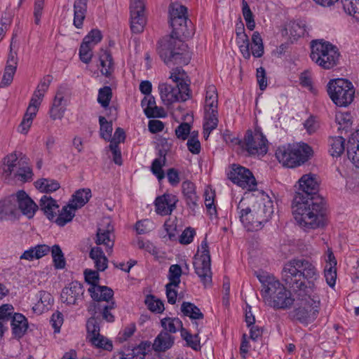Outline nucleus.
<instances>
[{"instance_id":"f257e3e1","label":"nucleus","mask_w":359,"mask_h":359,"mask_svg":"<svg viewBox=\"0 0 359 359\" xmlns=\"http://www.w3.org/2000/svg\"><path fill=\"white\" fill-rule=\"evenodd\" d=\"M319 278L316 266L305 259H293L285 263L282 270L283 281L299 297L314 293Z\"/></svg>"},{"instance_id":"f03ea898","label":"nucleus","mask_w":359,"mask_h":359,"mask_svg":"<svg viewBox=\"0 0 359 359\" xmlns=\"http://www.w3.org/2000/svg\"><path fill=\"white\" fill-rule=\"evenodd\" d=\"M292 208L294 218L300 226L316 229L323 224L325 209L322 198L295 194Z\"/></svg>"},{"instance_id":"7ed1b4c3","label":"nucleus","mask_w":359,"mask_h":359,"mask_svg":"<svg viewBox=\"0 0 359 359\" xmlns=\"http://www.w3.org/2000/svg\"><path fill=\"white\" fill-rule=\"evenodd\" d=\"M257 278L262 285L263 297L270 299L273 307L280 309L291 307L296 298L292 297L291 292L278 280L264 275H259Z\"/></svg>"},{"instance_id":"20e7f679","label":"nucleus","mask_w":359,"mask_h":359,"mask_svg":"<svg viewBox=\"0 0 359 359\" xmlns=\"http://www.w3.org/2000/svg\"><path fill=\"white\" fill-rule=\"evenodd\" d=\"M311 60L323 69H332L339 62L338 48L323 39L313 40L311 43Z\"/></svg>"},{"instance_id":"39448f33","label":"nucleus","mask_w":359,"mask_h":359,"mask_svg":"<svg viewBox=\"0 0 359 359\" xmlns=\"http://www.w3.org/2000/svg\"><path fill=\"white\" fill-rule=\"evenodd\" d=\"M313 150L305 143L287 144L279 147L276 156L283 166L295 168L301 165L312 156Z\"/></svg>"},{"instance_id":"423d86ee","label":"nucleus","mask_w":359,"mask_h":359,"mask_svg":"<svg viewBox=\"0 0 359 359\" xmlns=\"http://www.w3.org/2000/svg\"><path fill=\"white\" fill-rule=\"evenodd\" d=\"M294 295L299 306L290 313L292 320L305 325L313 322L318 314L319 297L313 293H307L304 297H299L297 294Z\"/></svg>"},{"instance_id":"0eeeda50","label":"nucleus","mask_w":359,"mask_h":359,"mask_svg":"<svg viewBox=\"0 0 359 359\" xmlns=\"http://www.w3.org/2000/svg\"><path fill=\"white\" fill-rule=\"evenodd\" d=\"M185 43L174 37H170L166 41L163 42L158 48V54L166 65L170 63L175 65H187L191 56L186 51Z\"/></svg>"},{"instance_id":"6e6552de","label":"nucleus","mask_w":359,"mask_h":359,"mask_svg":"<svg viewBox=\"0 0 359 359\" xmlns=\"http://www.w3.org/2000/svg\"><path fill=\"white\" fill-rule=\"evenodd\" d=\"M327 93L335 104L346 107L353 102L355 90L351 82L344 79H337L328 83Z\"/></svg>"},{"instance_id":"1a4fd4ad","label":"nucleus","mask_w":359,"mask_h":359,"mask_svg":"<svg viewBox=\"0 0 359 359\" xmlns=\"http://www.w3.org/2000/svg\"><path fill=\"white\" fill-rule=\"evenodd\" d=\"M217 93L215 86H209L206 90L205 100L204 137L207 139L218 125Z\"/></svg>"},{"instance_id":"9d476101","label":"nucleus","mask_w":359,"mask_h":359,"mask_svg":"<svg viewBox=\"0 0 359 359\" xmlns=\"http://www.w3.org/2000/svg\"><path fill=\"white\" fill-rule=\"evenodd\" d=\"M198 252L201 254L198 253L194 256V267L196 273L206 286L212 281L211 259L206 238L201 242Z\"/></svg>"},{"instance_id":"9b49d317","label":"nucleus","mask_w":359,"mask_h":359,"mask_svg":"<svg viewBox=\"0 0 359 359\" xmlns=\"http://www.w3.org/2000/svg\"><path fill=\"white\" fill-rule=\"evenodd\" d=\"M158 90L162 102L168 106L176 102H184L191 97V90L187 83H180L175 86L163 83L159 84Z\"/></svg>"},{"instance_id":"f8f14e48","label":"nucleus","mask_w":359,"mask_h":359,"mask_svg":"<svg viewBox=\"0 0 359 359\" xmlns=\"http://www.w3.org/2000/svg\"><path fill=\"white\" fill-rule=\"evenodd\" d=\"M267 140L259 130H248L245 135L243 147L251 155L265 154L267 152Z\"/></svg>"},{"instance_id":"ddd939ff","label":"nucleus","mask_w":359,"mask_h":359,"mask_svg":"<svg viewBox=\"0 0 359 359\" xmlns=\"http://www.w3.org/2000/svg\"><path fill=\"white\" fill-rule=\"evenodd\" d=\"M228 175L229 178L239 187L250 191L256 189V180L249 169L234 164Z\"/></svg>"},{"instance_id":"4468645a","label":"nucleus","mask_w":359,"mask_h":359,"mask_svg":"<svg viewBox=\"0 0 359 359\" xmlns=\"http://www.w3.org/2000/svg\"><path fill=\"white\" fill-rule=\"evenodd\" d=\"M257 220L260 222L261 229L271 217L273 213V201L269 196L262 194V198L252 206Z\"/></svg>"},{"instance_id":"2eb2a0df","label":"nucleus","mask_w":359,"mask_h":359,"mask_svg":"<svg viewBox=\"0 0 359 359\" xmlns=\"http://www.w3.org/2000/svg\"><path fill=\"white\" fill-rule=\"evenodd\" d=\"M84 289L78 281H73L65 287L61 292V301L67 305H75L83 299Z\"/></svg>"},{"instance_id":"dca6fc26","label":"nucleus","mask_w":359,"mask_h":359,"mask_svg":"<svg viewBox=\"0 0 359 359\" xmlns=\"http://www.w3.org/2000/svg\"><path fill=\"white\" fill-rule=\"evenodd\" d=\"M15 201L18 214L20 212L28 219L32 218L39 206L24 191H19L15 194Z\"/></svg>"},{"instance_id":"f3484780","label":"nucleus","mask_w":359,"mask_h":359,"mask_svg":"<svg viewBox=\"0 0 359 359\" xmlns=\"http://www.w3.org/2000/svg\"><path fill=\"white\" fill-rule=\"evenodd\" d=\"M318 191V183L313 175H303L298 181V187L295 194H299L306 198L316 197Z\"/></svg>"},{"instance_id":"a211bd4d","label":"nucleus","mask_w":359,"mask_h":359,"mask_svg":"<svg viewBox=\"0 0 359 359\" xmlns=\"http://www.w3.org/2000/svg\"><path fill=\"white\" fill-rule=\"evenodd\" d=\"M243 200H241L238 205L240 209L239 217L244 227L249 231H258L261 229L260 222L257 220L252 208H242Z\"/></svg>"},{"instance_id":"6ab92c4d","label":"nucleus","mask_w":359,"mask_h":359,"mask_svg":"<svg viewBox=\"0 0 359 359\" xmlns=\"http://www.w3.org/2000/svg\"><path fill=\"white\" fill-rule=\"evenodd\" d=\"M177 201V196L170 194H165L157 197L155 200L156 213L162 216L171 215L176 208Z\"/></svg>"},{"instance_id":"aec40b11","label":"nucleus","mask_w":359,"mask_h":359,"mask_svg":"<svg viewBox=\"0 0 359 359\" xmlns=\"http://www.w3.org/2000/svg\"><path fill=\"white\" fill-rule=\"evenodd\" d=\"M170 23L176 33L180 35L189 38L194 34L193 24L188 20L187 14H184L182 17L170 20Z\"/></svg>"},{"instance_id":"412c9836","label":"nucleus","mask_w":359,"mask_h":359,"mask_svg":"<svg viewBox=\"0 0 359 359\" xmlns=\"http://www.w3.org/2000/svg\"><path fill=\"white\" fill-rule=\"evenodd\" d=\"M107 229L99 227L97 231V238L95 243L97 245H104L106 247L107 252L111 253L114 245L113 226L109 224L107 220L106 222Z\"/></svg>"},{"instance_id":"4be33fe9","label":"nucleus","mask_w":359,"mask_h":359,"mask_svg":"<svg viewBox=\"0 0 359 359\" xmlns=\"http://www.w3.org/2000/svg\"><path fill=\"white\" fill-rule=\"evenodd\" d=\"M88 292L91 297L97 303L107 304L110 303V300L113 298V290L107 287L94 284L88 288Z\"/></svg>"},{"instance_id":"5701e85b","label":"nucleus","mask_w":359,"mask_h":359,"mask_svg":"<svg viewBox=\"0 0 359 359\" xmlns=\"http://www.w3.org/2000/svg\"><path fill=\"white\" fill-rule=\"evenodd\" d=\"M39 208L43 212L49 220L54 219L59 212V205L56 201L50 196H43L39 201Z\"/></svg>"},{"instance_id":"b1692460","label":"nucleus","mask_w":359,"mask_h":359,"mask_svg":"<svg viewBox=\"0 0 359 359\" xmlns=\"http://www.w3.org/2000/svg\"><path fill=\"white\" fill-rule=\"evenodd\" d=\"M11 327L13 336L20 339L24 336L28 328V322L25 316L15 313L11 318Z\"/></svg>"},{"instance_id":"393cba45","label":"nucleus","mask_w":359,"mask_h":359,"mask_svg":"<svg viewBox=\"0 0 359 359\" xmlns=\"http://www.w3.org/2000/svg\"><path fill=\"white\" fill-rule=\"evenodd\" d=\"M18 59L12 53H10L7 65L5 67L2 80L0 83L1 87H5L10 85L13 79V76L17 69Z\"/></svg>"},{"instance_id":"a878e982","label":"nucleus","mask_w":359,"mask_h":359,"mask_svg":"<svg viewBox=\"0 0 359 359\" xmlns=\"http://www.w3.org/2000/svg\"><path fill=\"white\" fill-rule=\"evenodd\" d=\"M347 155L352 163L359 168V129L353 134L348 140Z\"/></svg>"},{"instance_id":"bb28decb","label":"nucleus","mask_w":359,"mask_h":359,"mask_svg":"<svg viewBox=\"0 0 359 359\" xmlns=\"http://www.w3.org/2000/svg\"><path fill=\"white\" fill-rule=\"evenodd\" d=\"M175 337L167 332L161 331L156 337L153 344L156 351H165L174 344Z\"/></svg>"},{"instance_id":"cd10ccee","label":"nucleus","mask_w":359,"mask_h":359,"mask_svg":"<svg viewBox=\"0 0 359 359\" xmlns=\"http://www.w3.org/2000/svg\"><path fill=\"white\" fill-rule=\"evenodd\" d=\"M89 257L93 260L95 267L99 271H104L108 267V259L100 247H93L90 249Z\"/></svg>"},{"instance_id":"c85d7f7f","label":"nucleus","mask_w":359,"mask_h":359,"mask_svg":"<svg viewBox=\"0 0 359 359\" xmlns=\"http://www.w3.org/2000/svg\"><path fill=\"white\" fill-rule=\"evenodd\" d=\"M142 106L144 107V114L148 118L164 116L163 109L156 105L154 97H144L142 100Z\"/></svg>"},{"instance_id":"c756f323","label":"nucleus","mask_w":359,"mask_h":359,"mask_svg":"<svg viewBox=\"0 0 359 359\" xmlns=\"http://www.w3.org/2000/svg\"><path fill=\"white\" fill-rule=\"evenodd\" d=\"M88 0H75L74 4V25L81 28L87 12V3Z\"/></svg>"},{"instance_id":"7c9ffc66","label":"nucleus","mask_w":359,"mask_h":359,"mask_svg":"<svg viewBox=\"0 0 359 359\" xmlns=\"http://www.w3.org/2000/svg\"><path fill=\"white\" fill-rule=\"evenodd\" d=\"M50 251V248L47 245H37L35 247L30 248L25 250L20 257V259L32 261L38 259L46 255Z\"/></svg>"},{"instance_id":"2f4dec72","label":"nucleus","mask_w":359,"mask_h":359,"mask_svg":"<svg viewBox=\"0 0 359 359\" xmlns=\"http://www.w3.org/2000/svg\"><path fill=\"white\" fill-rule=\"evenodd\" d=\"M65 102L62 93H57L52 107L50 109V116L53 120L61 119L65 111Z\"/></svg>"},{"instance_id":"473e14b6","label":"nucleus","mask_w":359,"mask_h":359,"mask_svg":"<svg viewBox=\"0 0 359 359\" xmlns=\"http://www.w3.org/2000/svg\"><path fill=\"white\" fill-rule=\"evenodd\" d=\"M20 165V161L18 160L16 154H11L6 156L4 159V166L2 168V175L6 179L13 176L18 166Z\"/></svg>"},{"instance_id":"72a5a7b5","label":"nucleus","mask_w":359,"mask_h":359,"mask_svg":"<svg viewBox=\"0 0 359 359\" xmlns=\"http://www.w3.org/2000/svg\"><path fill=\"white\" fill-rule=\"evenodd\" d=\"M159 156V158H156L153 161L151 165V171L161 181L165 177L163 167L165 166L166 163V151L160 150Z\"/></svg>"},{"instance_id":"f704fd0d","label":"nucleus","mask_w":359,"mask_h":359,"mask_svg":"<svg viewBox=\"0 0 359 359\" xmlns=\"http://www.w3.org/2000/svg\"><path fill=\"white\" fill-rule=\"evenodd\" d=\"M76 210L75 206H73L72 204L70 203L64 206L62 210L59 211L60 212L57 217L56 216L55 218V223L60 226H65L67 223L72 220L75 215Z\"/></svg>"},{"instance_id":"c9c22d12","label":"nucleus","mask_w":359,"mask_h":359,"mask_svg":"<svg viewBox=\"0 0 359 359\" xmlns=\"http://www.w3.org/2000/svg\"><path fill=\"white\" fill-rule=\"evenodd\" d=\"M161 325L163 329L162 331L167 332L170 334L184 329L182 320L178 318L166 317L162 318L161 320Z\"/></svg>"},{"instance_id":"e433bc0d","label":"nucleus","mask_w":359,"mask_h":359,"mask_svg":"<svg viewBox=\"0 0 359 359\" xmlns=\"http://www.w3.org/2000/svg\"><path fill=\"white\" fill-rule=\"evenodd\" d=\"M182 193L186 198L187 203L190 207L197 205L198 196L196 195L195 185L189 182L184 181L182 184Z\"/></svg>"},{"instance_id":"4c0bfd02","label":"nucleus","mask_w":359,"mask_h":359,"mask_svg":"<svg viewBox=\"0 0 359 359\" xmlns=\"http://www.w3.org/2000/svg\"><path fill=\"white\" fill-rule=\"evenodd\" d=\"M146 25V18L144 13L132 11L130 13V29L135 34H140L143 32Z\"/></svg>"},{"instance_id":"58836bf2","label":"nucleus","mask_w":359,"mask_h":359,"mask_svg":"<svg viewBox=\"0 0 359 359\" xmlns=\"http://www.w3.org/2000/svg\"><path fill=\"white\" fill-rule=\"evenodd\" d=\"M329 152L333 157L340 156L345 149V139L341 136L332 137L329 139Z\"/></svg>"},{"instance_id":"ea45409f","label":"nucleus","mask_w":359,"mask_h":359,"mask_svg":"<svg viewBox=\"0 0 359 359\" xmlns=\"http://www.w3.org/2000/svg\"><path fill=\"white\" fill-rule=\"evenodd\" d=\"M337 130L346 133L352 126V116L348 112L338 111L335 116Z\"/></svg>"},{"instance_id":"a19ab883","label":"nucleus","mask_w":359,"mask_h":359,"mask_svg":"<svg viewBox=\"0 0 359 359\" xmlns=\"http://www.w3.org/2000/svg\"><path fill=\"white\" fill-rule=\"evenodd\" d=\"M91 191L90 189H81L75 192L72 196L70 204L77 209L86 204L91 198Z\"/></svg>"},{"instance_id":"79ce46f5","label":"nucleus","mask_w":359,"mask_h":359,"mask_svg":"<svg viewBox=\"0 0 359 359\" xmlns=\"http://www.w3.org/2000/svg\"><path fill=\"white\" fill-rule=\"evenodd\" d=\"M182 313L192 320H201L203 318V314L195 304L184 302L181 306Z\"/></svg>"},{"instance_id":"37998d69","label":"nucleus","mask_w":359,"mask_h":359,"mask_svg":"<svg viewBox=\"0 0 359 359\" xmlns=\"http://www.w3.org/2000/svg\"><path fill=\"white\" fill-rule=\"evenodd\" d=\"M34 184L36 189L45 193L55 191L60 187L57 181L46 178L38 180Z\"/></svg>"},{"instance_id":"c03bdc74","label":"nucleus","mask_w":359,"mask_h":359,"mask_svg":"<svg viewBox=\"0 0 359 359\" xmlns=\"http://www.w3.org/2000/svg\"><path fill=\"white\" fill-rule=\"evenodd\" d=\"M94 307L102 314L104 320L109 323L114 321V316L111 313V311L116 307V303L114 301L107 304L96 303L94 304Z\"/></svg>"},{"instance_id":"a18cd8bd","label":"nucleus","mask_w":359,"mask_h":359,"mask_svg":"<svg viewBox=\"0 0 359 359\" xmlns=\"http://www.w3.org/2000/svg\"><path fill=\"white\" fill-rule=\"evenodd\" d=\"M100 60L102 66V74L106 76H109L114 70V64L111 54L107 50H103L100 55Z\"/></svg>"},{"instance_id":"49530a36","label":"nucleus","mask_w":359,"mask_h":359,"mask_svg":"<svg viewBox=\"0 0 359 359\" xmlns=\"http://www.w3.org/2000/svg\"><path fill=\"white\" fill-rule=\"evenodd\" d=\"M4 208V214L6 216L11 217H16L18 216V209L17 208L15 195H12L8 198L1 201Z\"/></svg>"},{"instance_id":"de8ad7c7","label":"nucleus","mask_w":359,"mask_h":359,"mask_svg":"<svg viewBox=\"0 0 359 359\" xmlns=\"http://www.w3.org/2000/svg\"><path fill=\"white\" fill-rule=\"evenodd\" d=\"M36 112L35 111L34 108L32 107H28L26 113L23 117V119L18 127V130L23 134H26L28 132L29 128H30L32 120L34 117L36 116Z\"/></svg>"},{"instance_id":"09e8293b","label":"nucleus","mask_w":359,"mask_h":359,"mask_svg":"<svg viewBox=\"0 0 359 359\" xmlns=\"http://www.w3.org/2000/svg\"><path fill=\"white\" fill-rule=\"evenodd\" d=\"M252 46H251L252 54L255 57H260L264 54V45L262 39L259 32H255L252 36Z\"/></svg>"},{"instance_id":"8fccbe9b","label":"nucleus","mask_w":359,"mask_h":359,"mask_svg":"<svg viewBox=\"0 0 359 359\" xmlns=\"http://www.w3.org/2000/svg\"><path fill=\"white\" fill-rule=\"evenodd\" d=\"M182 268L179 264H172L168 271V278L169 280V285L178 287L180 283V277L182 276Z\"/></svg>"},{"instance_id":"3c124183","label":"nucleus","mask_w":359,"mask_h":359,"mask_svg":"<svg viewBox=\"0 0 359 359\" xmlns=\"http://www.w3.org/2000/svg\"><path fill=\"white\" fill-rule=\"evenodd\" d=\"M145 353L140 347L134 348L128 353H118L111 359H144Z\"/></svg>"},{"instance_id":"603ef678","label":"nucleus","mask_w":359,"mask_h":359,"mask_svg":"<svg viewBox=\"0 0 359 359\" xmlns=\"http://www.w3.org/2000/svg\"><path fill=\"white\" fill-rule=\"evenodd\" d=\"M181 337L186 341L188 346L196 351L200 349L201 346L198 334L193 335L187 330L182 329L181 330Z\"/></svg>"},{"instance_id":"864d4df0","label":"nucleus","mask_w":359,"mask_h":359,"mask_svg":"<svg viewBox=\"0 0 359 359\" xmlns=\"http://www.w3.org/2000/svg\"><path fill=\"white\" fill-rule=\"evenodd\" d=\"M51 255L56 269H63L65 266V259L60 247L58 245H54L51 249Z\"/></svg>"},{"instance_id":"5fc2aeb1","label":"nucleus","mask_w":359,"mask_h":359,"mask_svg":"<svg viewBox=\"0 0 359 359\" xmlns=\"http://www.w3.org/2000/svg\"><path fill=\"white\" fill-rule=\"evenodd\" d=\"M242 13L246 22V26L250 30H253L255 27L254 15L251 11L248 2L245 0L242 1Z\"/></svg>"},{"instance_id":"6e6d98bb","label":"nucleus","mask_w":359,"mask_h":359,"mask_svg":"<svg viewBox=\"0 0 359 359\" xmlns=\"http://www.w3.org/2000/svg\"><path fill=\"white\" fill-rule=\"evenodd\" d=\"M89 341L95 346L107 351H111L113 345L111 341L108 340L104 336L99 334L96 337H90Z\"/></svg>"},{"instance_id":"4d7b16f0","label":"nucleus","mask_w":359,"mask_h":359,"mask_svg":"<svg viewBox=\"0 0 359 359\" xmlns=\"http://www.w3.org/2000/svg\"><path fill=\"white\" fill-rule=\"evenodd\" d=\"M99 123L100 125V135L105 140H109L111 137L113 130L112 123L109 122L103 116H100Z\"/></svg>"},{"instance_id":"13d9d810","label":"nucleus","mask_w":359,"mask_h":359,"mask_svg":"<svg viewBox=\"0 0 359 359\" xmlns=\"http://www.w3.org/2000/svg\"><path fill=\"white\" fill-rule=\"evenodd\" d=\"M144 302L148 309L152 312L162 313L164 311L163 303L152 295L147 296Z\"/></svg>"},{"instance_id":"bf43d9fd","label":"nucleus","mask_w":359,"mask_h":359,"mask_svg":"<svg viewBox=\"0 0 359 359\" xmlns=\"http://www.w3.org/2000/svg\"><path fill=\"white\" fill-rule=\"evenodd\" d=\"M111 89L109 86H104L99 90L97 101L102 107L106 108L109 106L111 99Z\"/></svg>"},{"instance_id":"052dcab7","label":"nucleus","mask_w":359,"mask_h":359,"mask_svg":"<svg viewBox=\"0 0 359 359\" xmlns=\"http://www.w3.org/2000/svg\"><path fill=\"white\" fill-rule=\"evenodd\" d=\"M87 339L98 336L100 334V325L97 319L94 317L90 318L86 323Z\"/></svg>"},{"instance_id":"680f3d73","label":"nucleus","mask_w":359,"mask_h":359,"mask_svg":"<svg viewBox=\"0 0 359 359\" xmlns=\"http://www.w3.org/2000/svg\"><path fill=\"white\" fill-rule=\"evenodd\" d=\"M32 172L31 168L27 165H20L13 175V177L21 181L26 182L32 178Z\"/></svg>"},{"instance_id":"e2e57ef3","label":"nucleus","mask_w":359,"mask_h":359,"mask_svg":"<svg viewBox=\"0 0 359 359\" xmlns=\"http://www.w3.org/2000/svg\"><path fill=\"white\" fill-rule=\"evenodd\" d=\"M93 46L89 45L88 43H86L85 42H82L80 48H79V56L81 60L88 64L90 62L93 53H92V48Z\"/></svg>"},{"instance_id":"0e129e2a","label":"nucleus","mask_w":359,"mask_h":359,"mask_svg":"<svg viewBox=\"0 0 359 359\" xmlns=\"http://www.w3.org/2000/svg\"><path fill=\"white\" fill-rule=\"evenodd\" d=\"M102 39L101 32L97 29H92L87 36L83 39V42L94 46L98 43Z\"/></svg>"},{"instance_id":"69168bd1","label":"nucleus","mask_w":359,"mask_h":359,"mask_svg":"<svg viewBox=\"0 0 359 359\" xmlns=\"http://www.w3.org/2000/svg\"><path fill=\"white\" fill-rule=\"evenodd\" d=\"M187 8L186 6L179 4H171L169 7L170 20L182 17L184 14H187Z\"/></svg>"},{"instance_id":"338daca9","label":"nucleus","mask_w":359,"mask_h":359,"mask_svg":"<svg viewBox=\"0 0 359 359\" xmlns=\"http://www.w3.org/2000/svg\"><path fill=\"white\" fill-rule=\"evenodd\" d=\"M343 8L349 15L359 13V0H341Z\"/></svg>"},{"instance_id":"774afa93","label":"nucleus","mask_w":359,"mask_h":359,"mask_svg":"<svg viewBox=\"0 0 359 359\" xmlns=\"http://www.w3.org/2000/svg\"><path fill=\"white\" fill-rule=\"evenodd\" d=\"M325 280L329 286L333 287L336 283L337 269L336 266H325L324 269Z\"/></svg>"}]
</instances>
